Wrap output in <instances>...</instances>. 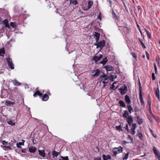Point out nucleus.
Returning a JSON list of instances; mask_svg holds the SVG:
<instances>
[{
    "instance_id": "15",
    "label": "nucleus",
    "mask_w": 160,
    "mask_h": 160,
    "mask_svg": "<svg viewBox=\"0 0 160 160\" xmlns=\"http://www.w3.org/2000/svg\"><path fill=\"white\" fill-rule=\"evenodd\" d=\"M100 36V34L98 32L96 33L94 35V38L95 39L96 41V43H97L99 39Z\"/></svg>"
},
{
    "instance_id": "37",
    "label": "nucleus",
    "mask_w": 160,
    "mask_h": 160,
    "mask_svg": "<svg viewBox=\"0 0 160 160\" xmlns=\"http://www.w3.org/2000/svg\"><path fill=\"white\" fill-rule=\"evenodd\" d=\"M117 83V82H115L113 83L112 84V87L110 88V89H113L115 90V86L114 85V84H116Z\"/></svg>"
},
{
    "instance_id": "6",
    "label": "nucleus",
    "mask_w": 160,
    "mask_h": 160,
    "mask_svg": "<svg viewBox=\"0 0 160 160\" xmlns=\"http://www.w3.org/2000/svg\"><path fill=\"white\" fill-rule=\"evenodd\" d=\"M154 91L155 93V96L158 98V100L159 101H160V92L159 91V89L158 87L157 88H154Z\"/></svg>"
},
{
    "instance_id": "49",
    "label": "nucleus",
    "mask_w": 160,
    "mask_h": 160,
    "mask_svg": "<svg viewBox=\"0 0 160 160\" xmlns=\"http://www.w3.org/2000/svg\"><path fill=\"white\" fill-rule=\"evenodd\" d=\"M148 119H149V120L151 122H153V121L151 117L150 116H148Z\"/></svg>"
},
{
    "instance_id": "59",
    "label": "nucleus",
    "mask_w": 160,
    "mask_h": 160,
    "mask_svg": "<svg viewBox=\"0 0 160 160\" xmlns=\"http://www.w3.org/2000/svg\"><path fill=\"white\" fill-rule=\"evenodd\" d=\"M126 129L128 131V127L127 124L126 125Z\"/></svg>"
},
{
    "instance_id": "16",
    "label": "nucleus",
    "mask_w": 160,
    "mask_h": 160,
    "mask_svg": "<svg viewBox=\"0 0 160 160\" xmlns=\"http://www.w3.org/2000/svg\"><path fill=\"white\" fill-rule=\"evenodd\" d=\"M39 154L43 157H45L46 156V154L45 153V151L44 150H38Z\"/></svg>"
},
{
    "instance_id": "36",
    "label": "nucleus",
    "mask_w": 160,
    "mask_h": 160,
    "mask_svg": "<svg viewBox=\"0 0 160 160\" xmlns=\"http://www.w3.org/2000/svg\"><path fill=\"white\" fill-rule=\"evenodd\" d=\"M10 24L11 26L13 28H15L16 27V23H15V22H11Z\"/></svg>"
},
{
    "instance_id": "1",
    "label": "nucleus",
    "mask_w": 160,
    "mask_h": 160,
    "mask_svg": "<svg viewBox=\"0 0 160 160\" xmlns=\"http://www.w3.org/2000/svg\"><path fill=\"white\" fill-rule=\"evenodd\" d=\"M127 119H128L127 121L128 124L130 126H131V133L134 135L135 133V129L136 128V124L132 123L133 119L131 116H129Z\"/></svg>"
},
{
    "instance_id": "34",
    "label": "nucleus",
    "mask_w": 160,
    "mask_h": 160,
    "mask_svg": "<svg viewBox=\"0 0 160 160\" xmlns=\"http://www.w3.org/2000/svg\"><path fill=\"white\" fill-rule=\"evenodd\" d=\"M7 122L9 124L12 126H14L15 124V123L12 122V121L10 120H9L8 121H7Z\"/></svg>"
},
{
    "instance_id": "32",
    "label": "nucleus",
    "mask_w": 160,
    "mask_h": 160,
    "mask_svg": "<svg viewBox=\"0 0 160 160\" xmlns=\"http://www.w3.org/2000/svg\"><path fill=\"white\" fill-rule=\"evenodd\" d=\"M5 52V51L4 48L0 49V55H3Z\"/></svg>"
},
{
    "instance_id": "24",
    "label": "nucleus",
    "mask_w": 160,
    "mask_h": 160,
    "mask_svg": "<svg viewBox=\"0 0 160 160\" xmlns=\"http://www.w3.org/2000/svg\"><path fill=\"white\" fill-rule=\"evenodd\" d=\"M119 103L121 106L122 107H126V105L124 101L122 100H120L119 102Z\"/></svg>"
},
{
    "instance_id": "35",
    "label": "nucleus",
    "mask_w": 160,
    "mask_h": 160,
    "mask_svg": "<svg viewBox=\"0 0 160 160\" xmlns=\"http://www.w3.org/2000/svg\"><path fill=\"white\" fill-rule=\"evenodd\" d=\"M70 3L75 5L78 3V2L77 0H70Z\"/></svg>"
},
{
    "instance_id": "4",
    "label": "nucleus",
    "mask_w": 160,
    "mask_h": 160,
    "mask_svg": "<svg viewBox=\"0 0 160 160\" xmlns=\"http://www.w3.org/2000/svg\"><path fill=\"white\" fill-rule=\"evenodd\" d=\"M118 90L122 95L125 94L128 91L127 87L125 85L122 86Z\"/></svg>"
},
{
    "instance_id": "61",
    "label": "nucleus",
    "mask_w": 160,
    "mask_h": 160,
    "mask_svg": "<svg viewBox=\"0 0 160 160\" xmlns=\"http://www.w3.org/2000/svg\"><path fill=\"white\" fill-rule=\"evenodd\" d=\"M150 114L152 116L153 118L155 117V116L152 112V113H150Z\"/></svg>"
},
{
    "instance_id": "25",
    "label": "nucleus",
    "mask_w": 160,
    "mask_h": 160,
    "mask_svg": "<svg viewBox=\"0 0 160 160\" xmlns=\"http://www.w3.org/2000/svg\"><path fill=\"white\" fill-rule=\"evenodd\" d=\"M108 61V59L106 57L103 59L100 62V63L102 64L103 65H104Z\"/></svg>"
},
{
    "instance_id": "51",
    "label": "nucleus",
    "mask_w": 160,
    "mask_h": 160,
    "mask_svg": "<svg viewBox=\"0 0 160 160\" xmlns=\"http://www.w3.org/2000/svg\"><path fill=\"white\" fill-rule=\"evenodd\" d=\"M21 145V143L19 142L17 144V146L18 148H21V147L20 146Z\"/></svg>"
},
{
    "instance_id": "43",
    "label": "nucleus",
    "mask_w": 160,
    "mask_h": 160,
    "mask_svg": "<svg viewBox=\"0 0 160 160\" xmlns=\"http://www.w3.org/2000/svg\"><path fill=\"white\" fill-rule=\"evenodd\" d=\"M116 129L119 131H122V128L120 126H117L116 127Z\"/></svg>"
},
{
    "instance_id": "26",
    "label": "nucleus",
    "mask_w": 160,
    "mask_h": 160,
    "mask_svg": "<svg viewBox=\"0 0 160 160\" xmlns=\"http://www.w3.org/2000/svg\"><path fill=\"white\" fill-rule=\"evenodd\" d=\"M93 3L92 2L90 1H88V8L85 9V10H87L88 9H89L93 5Z\"/></svg>"
},
{
    "instance_id": "47",
    "label": "nucleus",
    "mask_w": 160,
    "mask_h": 160,
    "mask_svg": "<svg viewBox=\"0 0 160 160\" xmlns=\"http://www.w3.org/2000/svg\"><path fill=\"white\" fill-rule=\"evenodd\" d=\"M102 83H103L104 85H103V87H105L107 85L106 84L108 83V82H106V81H102Z\"/></svg>"
},
{
    "instance_id": "22",
    "label": "nucleus",
    "mask_w": 160,
    "mask_h": 160,
    "mask_svg": "<svg viewBox=\"0 0 160 160\" xmlns=\"http://www.w3.org/2000/svg\"><path fill=\"white\" fill-rule=\"evenodd\" d=\"M49 97L47 94H45L44 95L42 98V99L44 101H46L48 99Z\"/></svg>"
},
{
    "instance_id": "12",
    "label": "nucleus",
    "mask_w": 160,
    "mask_h": 160,
    "mask_svg": "<svg viewBox=\"0 0 160 160\" xmlns=\"http://www.w3.org/2000/svg\"><path fill=\"white\" fill-rule=\"evenodd\" d=\"M107 72L108 71H112L114 70V68L111 65H108L104 67Z\"/></svg>"
},
{
    "instance_id": "63",
    "label": "nucleus",
    "mask_w": 160,
    "mask_h": 160,
    "mask_svg": "<svg viewBox=\"0 0 160 160\" xmlns=\"http://www.w3.org/2000/svg\"><path fill=\"white\" fill-rule=\"evenodd\" d=\"M128 142H127L125 141H123V143L124 144H126L127 143H128Z\"/></svg>"
},
{
    "instance_id": "13",
    "label": "nucleus",
    "mask_w": 160,
    "mask_h": 160,
    "mask_svg": "<svg viewBox=\"0 0 160 160\" xmlns=\"http://www.w3.org/2000/svg\"><path fill=\"white\" fill-rule=\"evenodd\" d=\"M101 81H104L107 80L109 78V76L107 75L103 74V75L101 76Z\"/></svg>"
},
{
    "instance_id": "50",
    "label": "nucleus",
    "mask_w": 160,
    "mask_h": 160,
    "mask_svg": "<svg viewBox=\"0 0 160 160\" xmlns=\"http://www.w3.org/2000/svg\"><path fill=\"white\" fill-rule=\"evenodd\" d=\"M160 60V58H159V57L158 58H156V61L157 62L158 64L159 63Z\"/></svg>"
},
{
    "instance_id": "45",
    "label": "nucleus",
    "mask_w": 160,
    "mask_h": 160,
    "mask_svg": "<svg viewBox=\"0 0 160 160\" xmlns=\"http://www.w3.org/2000/svg\"><path fill=\"white\" fill-rule=\"evenodd\" d=\"M145 53L146 55L147 58V59L149 60V55L147 52V51H145Z\"/></svg>"
},
{
    "instance_id": "54",
    "label": "nucleus",
    "mask_w": 160,
    "mask_h": 160,
    "mask_svg": "<svg viewBox=\"0 0 160 160\" xmlns=\"http://www.w3.org/2000/svg\"><path fill=\"white\" fill-rule=\"evenodd\" d=\"M98 18L100 20H101L102 19V17L101 16L100 14H99L98 16Z\"/></svg>"
},
{
    "instance_id": "2",
    "label": "nucleus",
    "mask_w": 160,
    "mask_h": 160,
    "mask_svg": "<svg viewBox=\"0 0 160 160\" xmlns=\"http://www.w3.org/2000/svg\"><path fill=\"white\" fill-rule=\"evenodd\" d=\"M122 148L121 147L119 148H115L112 149V152L115 156H116L117 154L122 152Z\"/></svg>"
},
{
    "instance_id": "19",
    "label": "nucleus",
    "mask_w": 160,
    "mask_h": 160,
    "mask_svg": "<svg viewBox=\"0 0 160 160\" xmlns=\"http://www.w3.org/2000/svg\"><path fill=\"white\" fill-rule=\"evenodd\" d=\"M102 158L103 160H108L110 159L111 157L109 155H106L105 154H103L102 155Z\"/></svg>"
},
{
    "instance_id": "41",
    "label": "nucleus",
    "mask_w": 160,
    "mask_h": 160,
    "mask_svg": "<svg viewBox=\"0 0 160 160\" xmlns=\"http://www.w3.org/2000/svg\"><path fill=\"white\" fill-rule=\"evenodd\" d=\"M152 80H154L156 79V77L155 76V74L154 73H152Z\"/></svg>"
},
{
    "instance_id": "33",
    "label": "nucleus",
    "mask_w": 160,
    "mask_h": 160,
    "mask_svg": "<svg viewBox=\"0 0 160 160\" xmlns=\"http://www.w3.org/2000/svg\"><path fill=\"white\" fill-rule=\"evenodd\" d=\"M61 158L62 159H59V160H68V156H66L65 157H64L63 156H61Z\"/></svg>"
},
{
    "instance_id": "18",
    "label": "nucleus",
    "mask_w": 160,
    "mask_h": 160,
    "mask_svg": "<svg viewBox=\"0 0 160 160\" xmlns=\"http://www.w3.org/2000/svg\"><path fill=\"white\" fill-rule=\"evenodd\" d=\"M123 116L125 118H127L129 117V113L127 111L125 110L123 111L122 113Z\"/></svg>"
},
{
    "instance_id": "30",
    "label": "nucleus",
    "mask_w": 160,
    "mask_h": 160,
    "mask_svg": "<svg viewBox=\"0 0 160 160\" xmlns=\"http://www.w3.org/2000/svg\"><path fill=\"white\" fill-rule=\"evenodd\" d=\"M3 22L5 26L8 28H9V26L8 24V22L7 20L5 19L3 21Z\"/></svg>"
},
{
    "instance_id": "62",
    "label": "nucleus",
    "mask_w": 160,
    "mask_h": 160,
    "mask_svg": "<svg viewBox=\"0 0 160 160\" xmlns=\"http://www.w3.org/2000/svg\"><path fill=\"white\" fill-rule=\"evenodd\" d=\"M149 129L150 131V132H151L152 134V135H153L152 130L150 128H149Z\"/></svg>"
},
{
    "instance_id": "20",
    "label": "nucleus",
    "mask_w": 160,
    "mask_h": 160,
    "mask_svg": "<svg viewBox=\"0 0 160 160\" xmlns=\"http://www.w3.org/2000/svg\"><path fill=\"white\" fill-rule=\"evenodd\" d=\"M124 32H127L128 31V28L124 26H122L120 27V29Z\"/></svg>"
},
{
    "instance_id": "48",
    "label": "nucleus",
    "mask_w": 160,
    "mask_h": 160,
    "mask_svg": "<svg viewBox=\"0 0 160 160\" xmlns=\"http://www.w3.org/2000/svg\"><path fill=\"white\" fill-rule=\"evenodd\" d=\"M131 54H132V56H133V57L136 58L137 57L135 53H133V52L131 53Z\"/></svg>"
},
{
    "instance_id": "17",
    "label": "nucleus",
    "mask_w": 160,
    "mask_h": 160,
    "mask_svg": "<svg viewBox=\"0 0 160 160\" xmlns=\"http://www.w3.org/2000/svg\"><path fill=\"white\" fill-rule=\"evenodd\" d=\"M12 82L13 83L15 86H18L21 84V83L19 82L17 80L14 79L12 80Z\"/></svg>"
},
{
    "instance_id": "60",
    "label": "nucleus",
    "mask_w": 160,
    "mask_h": 160,
    "mask_svg": "<svg viewBox=\"0 0 160 160\" xmlns=\"http://www.w3.org/2000/svg\"><path fill=\"white\" fill-rule=\"evenodd\" d=\"M154 68L155 70H157V66L155 64H154Z\"/></svg>"
},
{
    "instance_id": "39",
    "label": "nucleus",
    "mask_w": 160,
    "mask_h": 160,
    "mask_svg": "<svg viewBox=\"0 0 160 160\" xmlns=\"http://www.w3.org/2000/svg\"><path fill=\"white\" fill-rule=\"evenodd\" d=\"M129 152H128L127 153L125 154L124 157L123 158V160H125V159L127 160L128 158V156H129Z\"/></svg>"
},
{
    "instance_id": "7",
    "label": "nucleus",
    "mask_w": 160,
    "mask_h": 160,
    "mask_svg": "<svg viewBox=\"0 0 160 160\" xmlns=\"http://www.w3.org/2000/svg\"><path fill=\"white\" fill-rule=\"evenodd\" d=\"M143 135L142 133L141 132V141H142V142H141V148H145L147 144L146 141L143 140Z\"/></svg>"
},
{
    "instance_id": "23",
    "label": "nucleus",
    "mask_w": 160,
    "mask_h": 160,
    "mask_svg": "<svg viewBox=\"0 0 160 160\" xmlns=\"http://www.w3.org/2000/svg\"><path fill=\"white\" fill-rule=\"evenodd\" d=\"M125 101L128 103L130 104L131 101L129 98V97L128 95H126L125 96Z\"/></svg>"
},
{
    "instance_id": "5",
    "label": "nucleus",
    "mask_w": 160,
    "mask_h": 160,
    "mask_svg": "<svg viewBox=\"0 0 160 160\" xmlns=\"http://www.w3.org/2000/svg\"><path fill=\"white\" fill-rule=\"evenodd\" d=\"M6 60L9 67L11 69H14V67H13V64L12 63V59L10 58H7L6 59Z\"/></svg>"
},
{
    "instance_id": "40",
    "label": "nucleus",
    "mask_w": 160,
    "mask_h": 160,
    "mask_svg": "<svg viewBox=\"0 0 160 160\" xmlns=\"http://www.w3.org/2000/svg\"><path fill=\"white\" fill-rule=\"evenodd\" d=\"M145 31H146L147 35L148 36V37H149V38H150V37L151 36V34L150 32H149L148 30H147L146 29H145Z\"/></svg>"
},
{
    "instance_id": "38",
    "label": "nucleus",
    "mask_w": 160,
    "mask_h": 160,
    "mask_svg": "<svg viewBox=\"0 0 160 160\" xmlns=\"http://www.w3.org/2000/svg\"><path fill=\"white\" fill-rule=\"evenodd\" d=\"M116 76L114 77V76L111 75L109 79L113 81L114 80V79H116Z\"/></svg>"
},
{
    "instance_id": "52",
    "label": "nucleus",
    "mask_w": 160,
    "mask_h": 160,
    "mask_svg": "<svg viewBox=\"0 0 160 160\" xmlns=\"http://www.w3.org/2000/svg\"><path fill=\"white\" fill-rule=\"evenodd\" d=\"M37 92H38V95L41 96H42V94L39 91H37Z\"/></svg>"
},
{
    "instance_id": "56",
    "label": "nucleus",
    "mask_w": 160,
    "mask_h": 160,
    "mask_svg": "<svg viewBox=\"0 0 160 160\" xmlns=\"http://www.w3.org/2000/svg\"><path fill=\"white\" fill-rule=\"evenodd\" d=\"M148 107H151V102H148Z\"/></svg>"
},
{
    "instance_id": "11",
    "label": "nucleus",
    "mask_w": 160,
    "mask_h": 160,
    "mask_svg": "<svg viewBox=\"0 0 160 160\" xmlns=\"http://www.w3.org/2000/svg\"><path fill=\"white\" fill-rule=\"evenodd\" d=\"M152 150L156 157L160 154L158 150H157L155 147L154 146L152 147Z\"/></svg>"
},
{
    "instance_id": "8",
    "label": "nucleus",
    "mask_w": 160,
    "mask_h": 160,
    "mask_svg": "<svg viewBox=\"0 0 160 160\" xmlns=\"http://www.w3.org/2000/svg\"><path fill=\"white\" fill-rule=\"evenodd\" d=\"M97 55V54L93 57V60L95 61L96 63L99 60L102 58V54L99 55L98 56Z\"/></svg>"
},
{
    "instance_id": "3",
    "label": "nucleus",
    "mask_w": 160,
    "mask_h": 160,
    "mask_svg": "<svg viewBox=\"0 0 160 160\" xmlns=\"http://www.w3.org/2000/svg\"><path fill=\"white\" fill-rule=\"evenodd\" d=\"M105 44V42L104 40H102L97 42L96 44H95L94 45L97 46V48H100V49H102L104 46Z\"/></svg>"
},
{
    "instance_id": "29",
    "label": "nucleus",
    "mask_w": 160,
    "mask_h": 160,
    "mask_svg": "<svg viewBox=\"0 0 160 160\" xmlns=\"http://www.w3.org/2000/svg\"><path fill=\"white\" fill-rule=\"evenodd\" d=\"M112 15L113 17V18H115L116 19H118V17L117 15H116V13L114 12L113 10V9H112Z\"/></svg>"
},
{
    "instance_id": "42",
    "label": "nucleus",
    "mask_w": 160,
    "mask_h": 160,
    "mask_svg": "<svg viewBox=\"0 0 160 160\" xmlns=\"http://www.w3.org/2000/svg\"><path fill=\"white\" fill-rule=\"evenodd\" d=\"M141 44L142 45V47L143 49L146 48V47L145 45L142 42H141Z\"/></svg>"
},
{
    "instance_id": "44",
    "label": "nucleus",
    "mask_w": 160,
    "mask_h": 160,
    "mask_svg": "<svg viewBox=\"0 0 160 160\" xmlns=\"http://www.w3.org/2000/svg\"><path fill=\"white\" fill-rule=\"evenodd\" d=\"M138 81H139V97L140 98V80L139 78H138Z\"/></svg>"
},
{
    "instance_id": "14",
    "label": "nucleus",
    "mask_w": 160,
    "mask_h": 160,
    "mask_svg": "<svg viewBox=\"0 0 160 160\" xmlns=\"http://www.w3.org/2000/svg\"><path fill=\"white\" fill-rule=\"evenodd\" d=\"M37 150V148L34 146H32L30 147L29 148V152L31 153H34Z\"/></svg>"
},
{
    "instance_id": "58",
    "label": "nucleus",
    "mask_w": 160,
    "mask_h": 160,
    "mask_svg": "<svg viewBox=\"0 0 160 160\" xmlns=\"http://www.w3.org/2000/svg\"><path fill=\"white\" fill-rule=\"evenodd\" d=\"M158 160H160V154L156 157Z\"/></svg>"
},
{
    "instance_id": "53",
    "label": "nucleus",
    "mask_w": 160,
    "mask_h": 160,
    "mask_svg": "<svg viewBox=\"0 0 160 160\" xmlns=\"http://www.w3.org/2000/svg\"><path fill=\"white\" fill-rule=\"evenodd\" d=\"M38 92H37V91L35 92V93H34V94L33 95V96L34 97H37V96L38 95Z\"/></svg>"
},
{
    "instance_id": "64",
    "label": "nucleus",
    "mask_w": 160,
    "mask_h": 160,
    "mask_svg": "<svg viewBox=\"0 0 160 160\" xmlns=\"http://www.w3.org/2000/svg\"><path fill=\"white\" fill-rule=\"evenodd\" d=\"M137 27H138V29H139V31H140V28L139 27V25L137 24Z\"/></svg>"
},
{
    "instance_id": "21",
    "label": "nucleus",
    "mask_w": 160,
    "mask_h": 160,
    "mask_svg": "<svg viewBox=\"0 0 160 160\" xmlns=\"http://www.w3.org/2000/svg\"><path fill=\"white\" fill-rule=\"evenodd\" d=\"M141 89H142V87L141 86V105L142 106H143L144 107V101H143V98H142V92Z\"/></svg>"
},
{
    "instance_id": "46",
    "label": "nucleus",
    "mask_w": 160,
    "mask_h": 160,
    "mask_svg": "<svg viewBox=\"0 0 160 160\" xmlns=\"http://www.w3.org/2000/svg\"><path fill=\"white\" fill-rule=\"evenodd\" d=\"M154 118L157 122H158L159 121V118L158 117L155 116Z\"/></svg>"
},
{
    "instance_id": "9",
    "label": "nucleus",
    "mask_w": 160,
    "mask_h": 160,
    "mask_svg": "<svg viewBox=\"0 0 160 160\" xmlns=\"http://www.w3.org/2000/svg\"><path fill=\"white\" fill-rule=\"evenodd\" d=\"M100 71L99 69H97L94 70L92 72V76L93 77L98 76L100 73Z\"/></svg>"
},
{
    "instance_id": "31",
    "label": "nucleus",
    "mask_w": 160,
    "mask_h": 160,
    "mask_svg": "<svg viewBox=\"0 0 160 160\" xmlns=\"http://www.w3.org/2000/svg\"><path fill=\"white\" fill-rule=\"evenodd\" d=\"M128 108L129 112L130 113L132 112H133L132 108L130 105L128 106Z\"/></svg>"
},
{
    "instance_id": "57",
    "label": "nucleus",
    "mask_w": 160,
    "mask_h": 160,
    "mask_svg": "<svg viewBox=\"0 0 160 160\" xmlns=\"http://www.w3.org/2000/svg\"><path fill=\"white\" fill-rule=\"evenodd\" d=\"M94 160H101V159L99 158H94Z\"/></svg>"
},
{
    "instance_id": "10",
    "label": "nucleus",
    "mask_w": 160,
    "mask_h": 160,
    "mask_svg": "<svg viewBox=\"0 0 160 160\" xmlns=\"http://www.w3.org/2000/svg\"><path fill=\"white\" fill-rule=\"evenodd\" d=\"M2 143L5 148L9 149H11V148L9 146V144L8 143V142H6L5 141H2Z\"/></svg>"
},
{
    "instance_id": "27",
    "label": "nucleus",
    "mask_w": 160,
    "mask_h": 160,
    "mask_svg": "<svg viewBox=\"0 0 160 160\" xmlns=\"http://www.w3.org/2000/svg\"><path fill=\"white\" fill-rule=\"evenodd\" d=\"M6 105H14V104L15 102H12L10 101H7L6 102Z\"/></svg>"
},
{
    "instance_id": "28",
    "label": "nucleus",
    "mask_w": 160,
    "mask_h": 160,
    "mask_svg": "<svg viewBox=\"0 0 160 160\" xmlns=\"http://www.w3.org/2000/svg\"><path fill=\"white\" fill-rule=\"evenodd\" d=\"M58 152H56L55 151H53L52 152V155L53 156V157H57L58 155Z\"/></svg>"
},
{
    "instance_id": "55",
    "label": "nucleus",
    "mask_w": 160,
    "mask_h": 160,
    "mask_svg": "<svg viewBox=\"0 0 160 160\" xmlns=\"http://www.w3.org/2000/svg\"><path fill=\"white\" fill-rule=\"evenodd\" d=\"M148 110H149V113H152V110H151V107H148Z\"/></svg>"
}]
</instances>
